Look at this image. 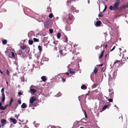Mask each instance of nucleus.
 <instances>
[{
    "label": "nucleus",
    "instance_id": "nucleus-1",
    "mask_svg": "<svg viewBox=\"0 0 128 128\" xmlns=\"http://www.w3.org/2000/svg\"><path fill=\"white\" fill-rule=\"evenodd\" d=\"M119 2H116L114 4V6H110L109 7L110 10H116L118 9V6L119 4Z\"/></svg>",
    "mask_w": 128,
    "mask_h": 128
},
{
    "label": "nucleus",
    "instance_id": "nucleus-2",
    "mask_svg": "<svg viewBox=\"0 0 128 128\" xmlns=\"http://www.w3.org/2000/svg\"><path fill=\"white\" fill-rule=\"evenodd\" d=\"M38 90L37 88L34 86H32L30 88V92L32 94H34Z\"/></svg>",
    "mask_w": 128,
    "mask_h": 128
},
{
    "label": "nucleus",
    "instance_id": "nucleus-3",
    "mask_svg": "<svg viewBox=\"0 0 128 128\" xmlns=\"http://www.w3.org/2000/svg\"><path fill=\"white\" fill-rule=\"evenodd\" d=\"M117 72H116L114 71L113 73L112 76L110 78H109V83H111L114 80L116 76Z\"/></svg>",
    "mask_w": 128,
    "mask_h": 128
},
{
    "label": "nucleus",
    "instance_id": "nucleus-4",
    "mask_svg": "<svg viewBox=\"0 0 128 128\" xmlns=\"http://www.w3.org/2000/svg\"><path fill=\"white\" fill-rule=\"evenodd\" d=\"M64 49L62 50H60L59 53L60 54V58H61L62 56H64L66 54V50L64 47Z\"/></svg>",
    "mask_w": 128,
    "mask_h": 128
},
{
    "label": "nucleus",
    "instance_id": "nucleus-5",
    "mask_svg": "<svg viewBox=\"0 0 128 128\" xmlns=\"http://www.w3.org/2000/svg\"><path fill=\"white\" fill-rule=\"evenodd\" d=\"M36 100V97L35 96H33L30 98V102L31 104H32Z\"/></svg>",
    "mask_w": 128,
    "mask_h": 128
},
{
    "label": "nucleus",
    "instance_id": "nucleus-6",
    "mask_svg": "<svg viewBox=\"0 0 128 128\" xmlns=\"http://www.w3.org/2000/svg\"><path fill=\"white\" fill-rule=\"evenodd\" d=\"M109 94L110 97H112L114 96L113 91L112 88H110L109 89Z\"/></svg>",
    "mask_w": 128,
    "mask_h": 128
},
{
    "label": "nucleus",
    "instance_id": "nucleus-7",
    "mask_svg": "<svg viewBox=\"0 0 128 128\" xmlns=\"http://www.w3.org/2000/svg\"><path fill=\"white\" fill-rule=\"evenodd\" d=\"M39 18L38 19V21L39 22H43L44 19L45 17L42 16H39Z\"/></svg>",
    "mask_w": 128,
    "mask_h": 128
},
{
    "label": "nucleus",
    "instance_id": "nucleus-8",
    "mask_svg": "<svg viewBox=\"0 0 128 128\" xmlns=\"http://www.w3.org/2000/svg\"><path fill=\"white\" fill-rule=\"evenodd\" d=\"M24 51L21 49L19 51L17 52L19 55H23L24 53Z\"/></svg>",
    "mask_w": 128,
    "mask_h": 128
},
{
    "label": "nucleus",
    "instance_id": "nucleus-9",
    "mask_svg": "<svg viewBox=\"0 0 128 128\" xmlns=\"http://www.w3.org/2000/svg\"><path fill=\"white\" fill-rule=\"evenodd\" d=\"M1 122L2 124V126H3L6 123V120L5 119H2L1 120Z\"/></svg>",
    "mask_w": 128,
    "mask_h": 128
},
{
    "label": "nucleus",
    "instance_id": "nucleus-10",
    "mask_svg": "<svg viewBox=\"0 0 128 128\" xmlns=\"http://www.w3.org/2000/svg\"><path fill=\"white\" fill-rule=\"evenodd\" d=\"M68 70L70 74H74L76 73L74 70L73 69L70 68Z\"/></svg>",
    "mask_w": 128,
    "mask_h": 128
},
{
    "label": "nucleus",
    "instance_id": "nucleus-11",
    "mask_svg": "<svg viewBox=\"0 0 128 128\" xmlns=\"http://www.w3.org/2000/svg\"><path fill=\"white\" fill-rule=\"evenodd\" d=\"M9 56L12 58H15V56L13 52H11L10 53V54Z\"/></svg>",
    "mask_w": 128,
    "mask_h": 128
},
{
    "label": "nucleus",
    "instance_id": "nucleus-12",
    "mask_svg": "<svg viewBox=\"0 0 128 128\" xmlns=\"http://www.w3.org/2000/svg\"><path fill=\"white\" fill-rule=\"evenodd\" d=\"M101 24V22L100 20H98L96 22V26L97 27L100 26Z\"/></svg>",
    "mask_w": 128,
    "mask_h": 128
},
{
    "label": "nucleus",
    "instance_id": "nucleus-13",
    "mask_svg": "<svg viewBox=\"0 0 128 128\" xmlns=\"http://www.w3.org/2000/svg\"><path fill=\"white\" fill-rule=\"evenodd\" d=\"M10 121L12 122L14 124H15L17 122V120L15 119L10 118Z\"/></svg>",
    "mask_w": 128,
    "mask_h": 128
},
{
    "label": "nucleus",
    "instance_id": "nucleus-14",
    "mask_svg": "<svg viewBox=\"0 0 128 128\" xmlns=\"http://www.w3.org/2000/svg\"><path fill=\"white\" fill-rule=\"evenodd\" d=\"M26 48V46L25 45H23L21 46H20V47L21 49L22 50H24V51L25 50Z\"/></svg>",
    "mask_w": 128,
    "mask_h": 128
},
{
    "label": "nucleus",
    "instance_id": "nucleus-15",
    "mask_svg": "<svg viewBox=\"0 0 128 128\" xmlns=\"http://www.w3.org/2000/svg\"><path fill=\"white\" fill-rule=\"evenodd\" d=\"M68 18L70 20H72L74 19V18L72 14H70L68 15Z\"/></svg>",
    "mask_w": 128,
    "mask_h": 128
},
{
    "label": "nucleus",
    "instance_id": "nucleus-16",
    "mask_svg": "<svg viewBox=\"0 0 128 128\" xmlns=\"http://www.w3.org/2000/svg\"><path fill=\"white\" fill-rule=\"evenodd\" d=\"M98 70V68L96 67H95L93 70V73L95 74L97 73Z\"/></svg>",
    "mask_w": 128,
    "mask_h": 128
},
{
    "label": "nucleus",
    "instance_id": "nucleus-17",
    "mask_svg": "<svg viewBox=\"0 0 128 128\" xmlns=\"http://www.w3.org/2000/svg\"><path fill=\"white\" fill-rule=\"evenodd\" d=\"M108 106L107 105H104V106L103 108L102 109V110L100 111L101 112H102V111L104 110H106V109L108 107Z\"/></svg>",
    "mask_w": 128,
    "mask_h": 128
},
{
    "label": "nucleus",
    "instance_id": "nucleus-18",
    "mask_svg": "<svg viewBox=\"0 0 128 128\" xmlns=\"http://www.w3.org/2000/svg\"><path fill=\"white\" fill-rule=\"evenodd\" d=\"M22 108H25L27 107V106L25 103H23L22 104L21 106Z\"/></svg>",
    "mask_w": 128,
    "mask_h": 128
},
{
    "label": "nucleus",
    "instance_id": "nucleus-19",
    "mask_svg": "<svg viewBox=\"0 0 128 128\" xmlns=\"http://www.w3.org/2000/svg\"><path fill=\"white\" fill-rule=\"evenodd\" d=\"M41 78L42 80L44 82H45L46 80V77L45 76H42L41 77Z\"/></svg>",
    "mask_w": 128,
    "mask_h": 128
},
{
    "label": "nucleus",
    "instance_id": "nucleus-20",
    "mask_svg": "<svg viewBox=\"0 0 128 128\" xmlns=\"http://www.w3.org/2000/svg\"><path fill=\"white\" fill-rule=\"evenodd\" d=\"M2 102H3L5 100V96L4 94H2Z\"/></svg>",
    "mask_w": 128,
    "mask_h": 128
},
{
    "label": "nucleus",
    "instance_id": "nucleus-21",
    "mask_svg": "<svg viewBox=\"0 0 128 128\" xmlns=\"http://www.w3.org/2000/svg\"><path fill=\"white\" fill-rule=\"evenodd\" d=\"M81 88L82 89H86L87 88L86 86L84 85H82L81 87Z\"/></svg>",
    "mask_w": 128,
    "mask_h": 128
},
{
    "label": "nucleus",
    "instance_id": "nucleus-22",
    "mask_svg": "<svg viewBox=\"0 0 128 128\" xmlns=\"http://www.w3.org/2000/svg\"><path fill=\"white\" fill-rule=\"evenodd\" d=\"M104 51H102L101 52V54L99 58V59H100L102 58V57L103 56L104 53Z\"/></svg>",
    "mask_w": 128,
    "mask_h": 128
},
{
    "label": "nucleus",
    "instance_id": "nucleus-23",
    "mask_svg": "<svg viewBox=\"0 0 128 128\" xmlns=\"http://www.w3.org/2000/svg\"><path fill=\"white\" fill-rule=\"evenodd\" d=\"M64 42H66L68 41V38L66 36L64 37L63 40Z\"/></svg>",
    "mask_w": 128,
    "mask_h": 128
},
{
    "label": "nucleus",
    "instance_id": "nucleus-24",
    "mask_svg": "<svg viewBox=\"0 0 128 128\" xmlns=\"http://www.w3.org/2000/svg\"><path fill=\"white\" fill-rule=\"evenodd\" d=\"M13 99H12V98H10V103H9V106H10L11 105V104H12V102H13Z\"/></svg>",
    "mask_w": 128,
    "mask_h": 128
},
{
    "label": "nucleus",
    "instance_id": "nucleus-25",
    "mask_svg": "<svg viewBox=\"0 0 128 128\" xmlns=\"http://www.w3.org/2000/svg\"><path fill=\"white\" fill-rule=\"evenodd\" d=\"M29 44L30 45H32L33 42L32 40H29L28 41Z\"/></svg>",
    "mask_w": 128,
    "mask_h": 128
},
{
    "label": "nucleus",
    "instance_id": "nucleus-26",
    "mask_svg": "<svg viewBox=\"0 0 128 128\" xmlns=\"http://www.w3.org/2000/svg\"><path fill=\"white\" fill-rule=\"evenodd\" d=\"M7 43V41L6 40H4L2 41V43L4 44H6Z\"/></svg>",
    "mask_w": 128,
    "mask_h": 128
},
{
    "label": "nucleus",
    "instance_id": "nucleus-27",
    "mask_svg": "<svg viewBox=\"0 0 128 128\" xmlns=\"http://www.w3.org/2000/svg\"><path fill=\"white\" fill-rule=\"evenodd\" d=\"M60 36H61V34L60 33H58V34H57V38H58V39H59L60 37Z\"/></svg>",
    "mask_w": 128,
    "mask_h": 128
},
{
    "label": "nucleus",
    "instance_id": "nucleus-28",
    "mask_svg": "<svg viewBox=\"0 0 128 128\" xmlns=\"http://www.w3.org/2000/svg\"><path fill=\"white\" fill-rule=\"evenodd\" d=\"M62 95L61 94L60 92H58L55 96L56 97H58L60 96H61Z\"/></svg>",
    "mask_w": 128,
    "mask_h": 128
},
{
    "label": "nucleus",
    "instance_id": "nucleus-29",
    "mask_svg": "<svg viewBox=\"0 0 128 128\" xmlns=\"http://www.w3.org/2000/svg\"><path fill=\"white\" fill-rule=\"evenodd\" d=\"M126 8V6H120V9L122 10L123 9H124Z\"/></svg>",
    "mask_w": 128,
    "mask_h": 128
},
{
    "label": "nucleus",
    "instance_id": "nucleus-30",
    "mask_svg": "<svg viewBox=\"0 0 128 128\" xmlns=\"http://www.w3.org/2000/svg\"><path fill=\"white\" fill-rule=\"evenodd\" d=\"M38 50L40 51V52L42 50V48H41V46H38Z\"/></svg>",
    "mask_w": 128,
    "mask_h": 128
},
{
    "label": "nucleus",
    "instance_id": "nucleus-31",
    "mask_svg": "<svg viewBox=\"0 0 128 128\" xmlns=\"http://www.w3.org/2000/svg\"><path fill=\"white\" fill-rule=\"evenodd\" d=\"M34 40L35 42H37L39 41V40L38 39L36 38H34L33 39Z\"/></svg>",
    "mask_w": 128,
    "mask_h": 128
},
{
    "label": "nucleus",
    "instance_id": "nucleus-32",
    "mask_svg": "<svg viewBox=\"0 0 128 128\" xmlns=\"http://www.w3.org/2000/svg\"><path fill=\"white\" fill-rule=\"evenodd\" d=\"M53 14L52 13L50 14L49 16V18H52L53 17Z\"/></svg>",
    "mask_w": 128,
    "mask_h": 128
},
{
    "label": "nucleus",
    "instance_id": "nucleus-33",
    "mask_svg": "<svg viewBox=\"0 0 128 128\" xmlns=\"http://www.w3.org/2000/svg\"><path fill=\"white\" fill-rule=\"evenodd\" d=\"M47 11L48 12H50L51 11V8L50 7H48L47 8Z\"/></svg>",
    "mask_w": 128,
    "mask_h": 128
},
{
    "label": "nucleus",
    "instance_id": "nucleus-34",
    "mask_svg": "<svg viewBox=\"0 0 128 128\" xmlns=\"http://www.w3.org/2000/svg\"><path fill=\"white\" fill-rule=\"evenodd\" d=\"M0 109L1 110H5V108H4V107L2 106L0 107Z\"/></svg>",
    "mask_w": 128,
    "mask_h": 128
},
{
    "label": "nucleus",
    "instance_id": "nucleus-35",
    "mask_svg": "<svg viewBox=\"0 0 128 128\" xmlns=\"http://www.w3.org/2000/svg\"><path fill=\"white\" fill-rule=\"evenodd\" d=\"M4 88H2L1 89V92L2 93V94H4Z\"/></svg>",
    "mask_w": 128,
    "mask_h": 128
},
{
    "label": "nucleus",
    "instance_id": "nucleus-36",
    "mask_svg": "<svg viewBox=\"0 0 128 128\" xmlns=\"http://www.w3.org/2000/svg\"><path fill=\"white\" fill-rule=\"evenodd\" d=\"M70 9L72 10H75V9H76V8H74L72 6H71Z\"/></svg>",
    "mask_w": 128,
    "mask_h": 128
},
{
    "label": "nucleus",
    "instance_id": "nucleus-37",
    "mask_svg": "<svg viewBox=\"0 0 128 128\" xmlns=\"http://www.w3.org/2000/svg\"><path fill=\"white\" fill-rule=\"evenodd\" d=\"M6 74L7 75H8L10 74V72L8 70H6Z\"/></svg>",
    "mask_w": 128,
    "mask_h": 128
},
{
    "label": "nucleus",
    "instance_id": "nucleus-38",
    "mask_svg": "<svg viewBox=\"0 0 128 128\" xmlns=\"http://www.w3.org/2000/svg\"><path fill=\"white\" fill-rule=\"evenodd\" d=\"M98 16L99 17H102L103 15L102 13H100L98 14Z\"/></svg>",
    "mask_w": 128,
    "mask_h": 128
},
{
    "label": "nucleus",
    "instance_id": "nucleus-39",
    "mask_svg": "<svg viewBox=\"0 0 128 128\" xmlns=\"http://www.w3.org/2000/svg\"><path fill=\"white\" fill-rule=\"evenodd\" d=\"M18 102L19 104H20L21 103V100H18Z\"/></svg>",
    "mask_w": 128,
    "mask_h": 128
},
{
    "label": "nucleus",
    "instance_id": "nucleus-40",
    "mask_svg": "<svg viewBox=\"0 0 128 128\" xmlns=\"http://www.w3.org/2000/svg\"><path fill=\"white\" fill-rule=\"evenodd\" d=\"M107 9V6L106 5L104 7V9L103 11V12H104L106 9Z\"/></svg>",
    "mask_w": 128,
    "mask_h": 128
},
{
    "label": "nucleus",
    "instance_id": "nucleus-41",
    "mask_svg": "<svg viewBox=\"0 0 128 128\" xmlns=\"http://www.w3.org/2000/svg\"><path fill=\"white\" fill-rule=\"evenodd\" d=\"M9 104H8L4 106V108H5V110L6 109V107L7 106H9Z\"/></svg>",
    "mask_w": 128,
    "mask_h": 128
},
{
    "label": "nucleus",
    "instance_id": "nucleus-42",
    "mask_svg": "<svg viewBox=\"0 0 128 128\" xmlns=\"http://www.w3.org/2000/svg\"><path fill=\"white\" fill-rule=\"evenodd\" d=\"M60 80H63V82H65V79L64 78H60Z\"/></svg>",
    "mask_w": 128,
    "mask_h": 128
},
{
    "label": "nucleus",
    "instance_id": "nucleus-43",
    "mask_svg": "<svg viewBox=\"0 0 128 128\" xmlns=\"http://www.w3.org/2000/svg\"><path fill=\"white\" fill-rule=\"evenodd\" d=\"M50 32L51 33H52L53 32V30L52 29H50L49 30Z\"/></svg>",
    "mask_w": 128,
    "mask_h": 128
},
{
    "label": "nucleus",
    "instance_id": "nucleus-44",
    "mask_svg": "<svg viewBox=\"0 0 128 128\" xmlns=\"http://www.w3.org/2000/svg\"><path fill=\"white\" fill-rule=\"evenodd\" d=\"M108 101L110 102H112V100L111 98H110L108 99Z\"/></svg>",
    "mask_w": 128,
    "mask_h": 128
},
{
    "label": "nucleus",
    "instance_id": "nucleus-45",
    "mask_svg": "<svg viewBox=\"0 0 128 128\" xmlns=\"http://www.w3.org/2000/svg\"><path fill=\"white\" fill-rule=\"evenodd\" d=\"M77 46V45H76V44H74V45L73 47H74V49H76V47Z\"/></svg>",
    "mask_w": 128,
    "mask_h": 128
},
{
    "label": "nucleus",
    "instance_id": "nucleus-46",
    "mask_svg": "<svg viewBox=\"0 0 128 128\" xmlns=\"http://www.w3.org/2000/svg\"><path fill=\"white\" fill-rule=\"evenodd\" d=\"M115 48V46H114L113 48H112L111 50L110 51H113Z\"/></svg>",
    "mask_w": 128,
    "mask_h": 128
},
{
    "label": "nucleus",
    "instance_id": "nucleus-47",
    "mask_svg": "<svg viewBox=\"0 0 128 128\" xmlns=\"http://www.w3.org/2000/svg\"><path fill=\"white\" fill-rule=\"evenodd\" d=\"M2 24L1 22H0V29L2 28Z\"/></svg>",
    "mask_w": 128,
    "mask_h": 128
},
{
    "label": "nucleus",
    "instance_id": "nucleus-48",
    "mask_svg": "<svg viewBox=\"0 0 128 128\" xmlns=\"http://www.w3.org/2000/svg\"><path fill=\"white\" fill-rule=\"evenodd\" d=\"M99 48L100 46H97L95 47L96 49V50L98 49Z\"/></svg>",
    "mask_w": 128,
    "mask_h": 128
},
{
    "label": "nucleus",
    "instance_id": "nucleus-49",
    "mask_svg": "<svg viewBox=\"0 0 128 128\" xmlns=\"http://www.w3.org/2000/svg\"><path fill=\"white\" fill-rule=\"evenodd\" d=\"M97 86V85L96 84H94L93 86V88H95L96 86Z\"/></svg>",
    "mask_w": 128,
    "mask_h": 128
},
{
    "label": "nucleus",
    "instance_id": "nucleus-50",
    "mask_svg": "<svg viewBox=\"0 0 128 128\" xmlns=\"http://www.w3.org/2000/svg\"><path fill=\"white\" fill-rule=\"evenodd\" d=\"M18 94L20 96L22 94V93L20 92H19L18 93Z\"/></svg>",
    "mask_w": 128,
    "mask_h": 128
},
{
    "label": "nucleus",
    "instance_id": "nucleus-51",
    "mask_svg": "<svg viewBox=\"0 0 128 128\" xmlns=\"http://www.w3.org/2000/svg\"><path fill=\"white\" fill-rule=\"evenodd\" d=\"M74 11L76 13H78L79 12V10H76V9L75 10H74Z\"/></svg>",
    "mask_w": 128,
    "mask_h": 128
},
{
    "label": "nucleus",
    "instance_id": "nucleus-52",
    "mask_svg": "<svg viewBox=\"0 0 128 128\" xmlns=\"http://www.w3.org/2000/svg\"><path fill=\"white\" fill-rule=\"evenodd\" d=\"M103 64H99V65H98V66H103Z\"/></svg>",
    "mask_w": 128,
    "mask_h": 128
},
{
    "label": "nucleus",
    "instance_id": "nucleus-53",
    "mask_svg": "<svg viewBox=\"0 0 128 128\" xmlns=\"http://www.w3.org/2000/svg\"><path fill=\"white\" fill-rule=\"evenodd\" d=\"M126 8H128V2L125 5Z\"/></svg>",
    "mask_w": 128,
    "mask_h": 128
},
{
    "label": "nucleus",
    "instance_id": "nucleus-54",
    "mask_svg": "<svg viewBox=\"0 0 128 128\" xmlns=\"http://www.w3.org/2000/svg\"><path fill=\"white\" fill-rule=\"evenodd\" d=\"M14 116L17 119V118L18 117V116L17 114H15Z\"/></svg>",
    "mask_w": 128,
    "mask_h": 128
},
{
    "label": "nucleus",
    "instance_id": "nucleus-55",
    "mask_svg": "<svg viewBox=\"0 0 128 128\" xmlns=\"http://www.w3.org/2000/svg\"><path fill=\"white\" fill-rule=\"evenodd\" d=\"M38 16V14H36V17L35 18H37V16Z\"/></svg>",
    "mask_w": 128,
    "mask_h": 128
},
{
    "label": "nucleus",
    "instance_id": "nucleus-56",
    "mask_svg": "<svg viewBox=\"0 0 128 128\" xmlns=\"http://www.w3.org/2000/svg\"><path fill=\"white\" fill-rule=\"evenodd\" d=\"M32 104H30L29 105V106L30 107H32Z\"/></svg>",
    "mask_w": 128,
    "mask_h": 128
},
{
    "label": "nucleus",
    "instance_id": "nucleus-57",
    "mask_svg": "<svg viewBox=\"0 0 128 128\" xmlns=\"http://www.w3.org/2000/svg\"><path fill=\"white\" fill-rule=\"evenodd\" d=\"M0 72L2 74H3L2 72L1 71V70L0 69Z\"/></svg>",
    "mask_w": 128,
    "mask_h": 128
},
{
    "label": "nucleus",
    "instance_id": "nucleus-58",
    "mask_svg": "<svg viewBox=\"0 0 128 128\" xmlns=\"http://www.w3.org/2000/svg\"><path fill=\"white\" fill-rule=\"evenodd\" d=\"M66 74L68 76L69 75V73L68 72H67L66 73Z\"/></svg>",
    "mask_w": 128,
    "mask_h": 128
},
{
    "label": "nucleus",
    "instance_id": "nucleus-59",
    "mask_svg": "<svg viewBox=\"0 0 128 128\" xmlns=\"http://www.w3.org/2000/svg\"><path fill=\"white\" fill-rule=\"evenodd\" d=\"M2 103L1 102H0V107L2 106Z\"/></svg>",
    "mask_w": 128,
    "mask_h": 128
},
{
    "label": "nucleus",
    "instance_id": "nucleus-60",
    "mask_svg": "<svg viewBox=\"0 0 128 128\" xmlns=\"http://www.w3.org/2000/svg\"><path fill=\"white\" fill-rule=\"evenodd\" d=\"M107 54H106V55H105V58H106L107 57Z\"/></svg>",
    "mask_w": 128,
    "mask_h": 128
},
{
    "label": "nucleus",
    "instance_id": "nucleus-61",
    "mask_svg": "<svg viewBox=\"0 0 128 128\" xmlns=\"http://www.w3.org/2000/svg\"><path fill=\"white\" fill-rule=\"evenodd\" d=\"M84 114L85 115L86 114V112L85 110H84Z\"/></svg>",
    "mask_w": 128,
    "mask_h": 128
},
{
    "label": "nucleus",
    "instance_id": "nucleus-62",
    "mask_svg": "<svg viewBox=\"0 0 128 128\" xmlns=\"http://www.w3.org/2000/svg\"><path fill=\"white\" fill-rule=\"evenodd\" d=\"M85 115V118H87V114H86V115Z\"/></svg>",
    "mask_w": 128,
    "mask_h": 128
},
{
    "label": "nucleus",
    "instance_id": "nucleus-63",
    "mask_svg": "<svg viewBox=\"0 0 128 128\" xmlns=\"http://www.w3.org/2000/svg\"><path fill=\"white\" fill-rule=\"evenodd\" d=\"M114 107H116L118 109V108L117 106H116V105H114Z\"/></svg>",
    "mask_w": 128,
    "mask_h": 128
},
{
    "label": "nucleus",
    "instance_id": "nucleus-64",
    "mask_svg": "<svg viewBox=\"0 0 128 128\" xmlns=\"http://www.w3.org/2000/svg\"><path fill=\"white\" fill-rule=\"evenodd\" d=\"M126 52V50H124L123 51V52Z\"/></svg>",
    "mask_w": 128,
    "mask_h": 128
}]
</instances>
